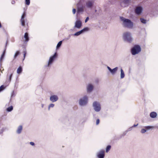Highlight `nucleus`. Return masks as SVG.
Wrapping results in <instances>:
<instances>
[{
	"label": "nucleus",
	"instance_id": "1",
	"mask_svg": "<svg viewBox=\"0 0 158 158\" xmlns=\"http://www.w3.org/2000/svg\"><path fill=\"white\" fill-rule=\"evenodd\" d=\"M120 18L122 22V25L123 27L130 29L133 28V23L130 20L126 19L123 17H120Z\"/></svg>",
	"mask_w": 158,
	"mask_h": 158
},
{
	"label": "nucleus",
	"instance_id": "2",
	"mask_svg": "<svg viewBox=\"0 0 158 158\" xmlns=\"http://www.w3.org/2000/svg\"><path fill=\"white\" fill-rule=\"evenodd\" d=\"M123 40L129 43H131L133 40L131 33L129 32H126L123 33Z\"/></svg>",
	"mask_w": 158,
	"mask_h": 158
},
{
	"label": "nucleus",
	"instance_id": "3",
	"mask_svg": "<svg viewBox=\"0 0 158 158\" xmlns=\"http://www.w3.org/2000/svg\"><path fill=\"white\" fill-rule=\"evenodd\" d=\"M88 102V98L87 96L85 95L80 98L78 100L79 105L81 106L87 105Z\"/></svg>",
	"mask_w": 158,
	"mask_h": 158
},
{
	"label": "nucleus",
	"instance_id": "4",
	"mask_svg": "<svg viewBox=\"0 0 158 158\" xmlns=\"http://www.w3.org/2000/svg\"><path fill=\"white\" fill-rule=\"evenodd\" d=\"M141 48L138 45H135L131 49V52L132 55H135L141 51Z\"/></svg>",
	"mask_w": 158,
	"mask_h": 158
},
{
	"label": "nucleus",
	"instance_id": "5",
	"mask_svg": "<svg viewBox=\"0 0 158 158\" xmlns=\"http://www.w3.org/2000/svg\"><path fill=\"white\" fill-rule=\"evenodd\" d=\"M92 105L93 108L95 111L99 112L100 110L101 105L99 102L95 101L93 102Z\"/></svg>",
	"mask_w": 158,
	"mask_h": 158
},
{
	"label": "nucleus",
	"instance_id": "6",
	"mask_svg": "<svg viewBox=\"0 0 158 158\" xmlns=\"http://www.w3.org/2000/svg\"><path fill=\"white\" fill-rule=\"evenodd\" d=\"M59 99L58 96L55 94L51 95L49 98V100L52 102H56Z\"/></svg>",
	"mask_w": 158,
	"mask_h": 158
},
{
	"label": "nucleus",
	"instance_id": "7",
	"mask_svg": "<svg viewBox=\"0 0 158 158\" xmlns=\"http://www.w3.org/2000/svg\"><path fill=\"white\" fill-rule=\"evenodd\" d=\"M89 30V28L88 27H86L81 31H78L76 33H75V34H74V36H78L81 35V34H82V33H84V32L85 31H88Z\"/></svg>",
	"mask_w": 158,
	"mask_h": 158
},
{
	"label": "nucleus",
	"instance_id": "8",
	"mask_svg": "<svg viewBox=\"0 0 158 158\" xmlns=\"http://www.w3.org/2000/svg\"><path fill=\"white\" fill-rule=\"evenodd\" d=\"M94 5V2L91 1H88L85 2V6L89 9H91Z\"/></svg>",
	"mask_w": 158,
	"mask_h": 158
},
{
	"label": "nucleus",
	"instance_id": "9",
	"mask_svg": "<svg viewBox=\"0 0 158 158\" xmlns=\"http://www.w3.org/2000/svg\"><path fill=\"white\" fill-rule=\"evenodd\" d=\"M97 155L98 158H104L105 151L103 150H101L97 153Z\"/></svg>",
	"mask_w": 158,
	"mask_h": 158
},
{
	"label": "nucleus",
	"instance_id": "10",
	"mask_svg": "<svg viewBox=\"0 0 158 158\" xmlns=\"http://www.w3.org/2000/svg\"><path fill=\"white\" fill-rule=\"evenodd\" d=\"M94 88L93 85L90 83L87 85L86 87V89L87 92L88 93H90L92 92Z\"/></svg>",
	"mask_w": 158,
	"mask_h": 158
},
{
	"label": "nucleus",
	"instance_id": "11",
	"mask_svg": "<svg viewBox=\"0 0 158 158\" xmlns=\"http://www.w3.org/2000/svg\"><path fill=\"white\" fill-rule=\"evenodd\" d=\"M81 26L82 23L80 20H78L76 21V22H75V25L74 26L75 27L77 28L78 29H80L81 28Z\"/></svg>",
	"mask_w": 158,
	"mask_h": 158
},
{
	"label": "nucleus",
	"instance_id": "12",
	"mask_svg": "<svg viewBox=\"0 0 158 158\" xmlns=\"http://www.w3.org/2000/svg\"><path fill=\"white\" fill-rule=\"evenodd\" d=\"M142 10L143 9L141 7H138L135 9V12L137 14L139 15L141 13Z\"/></svg>",
	"mask_w": 158,
	"mask_h": 158
},
{
	"label": "nucleus",
	"instance_id": "13",
	"mask_svg": "<svg viewBox=\"0 0 158 158\" xmlns=\"http://www.w3.org/2000/svg\"><path fill=\"white\" fill-rule=\"evenodd\" d=\"M26 16V14L25 13H24L21 16V21L22 26H24L25 25V21L24 18Z\"/></svg>",
	"mask_w": 158,
	"mask_h": 158
},
{
	"label": "nucleus",
	"instance_id": "14",
	"mask_svg": "<svg viewBox=\"0 0 158 158\" xmlns=\"http://www.w3.org/2000/svg\"><path fill=\"white\" fill-rule=\"evenodd\" d=\"M24 38L25 39V41L26 42H28L29 40L28 34L27 33H25L24 35Z\"/></svg>",
	"mask_w": 158,
	"mask_h": 158
},
{
	"label": "nucleus",
	"instance_id": "15",
	"mask_svg": "<svg viewBox=\"0 0 158 158\" xmlns=\"http://www.w3.org/2000/svg\"><path fill=\"white\" fill-rule=\"evenodd\" d=\"M121 73H120V78L121 79H123L124 77L125 74L124 72L122 69H120Z\"/></svg>",
	"mask_w": 158,
	"mask_h": 158
},
{
	"label": "nucleus",
	"instance_id": "16",
	"mask_svg": "<svg viewBox=\"0 0 158 158\" xmlns=\"http://www.w3.org/2000/svg\"><path fill=\"white\" fill-rule=\"evenodd\" d=\"M22 130V126L21 125L19 126L17 130V132L18 134H20L21 133Z\"/></svg>",
	"mask_w": 158,
	"mask_h": 158
},
{
	"label": "nucleus",
	"instance_id": "17",
	"mask_svg": "<svg viewBox=\"0 0 158 158\" xmlns=\"http://www.w3.org/2000/svg\"><path fill=\"white\" fill-rule=\"evenodd\" d=\"M157 114L154 112H151L150 114V116L152 118H155L156 117Z\"/></svg>",
	"mask_w": 158,
	"mask_h": 158
},
{
	"label": "nucleus",
	"instance_id": "18",
	"mask_svg": "<svg viewBox=\"0 0 158 158\" xmlns=\"http://www.w3.org/2000/svg\"><path fill=\"white\" fill-rule=\"evenodd\" d=\"M118 69V68L117 67H116L112 69L111 71L110 72L112 74L114 75V74L117 71Z\"/></svg>",
	"mask_w": 158,
	"mask_h": 158
},
{
	"label": "nucleus",
	"instance_id": "19",
	"mask_svg": "<svg viewBox=\"0 0 158 158\" xmlns=\"http://www.w3.org/2000/svg\"><path fill=\"white\" fill-rule=\"evenodd\" d=\"M7 43L6 42V47H5L6 48H5V50H4L1 56V57H0V60L2 59L4 57V56H5V53L6 50V46Z\"/></svg>",
	"mask_w": 158,
	"mask_h": 158
},
{
	"label": "nucleus",
	"instance_id": "20",
	"mask_svg": "<svg viewBox=\"0 0 158 158\" xmlns=\"http://www.w3.org/2000/svg\"><path fill=\"white\" fill-rule=\"evenodd\" d=\"M22 71V69L21 67H19L17 70V73L18 74H20L21 73Z\"/></svg>",
	"mask_w": 158,
	"mask_h": 158
},
{
	"label": "nucleus",
	"instance_id": "21",
	"mask_svg": "<svg viewBox=\"0 0 158 158\" xmlns=\"http://www.w3.org/2000/svg\"><path fill=\"white\" fill-rule=\"evenodd\" d=\"M129 2V0H123L121 3H124L125 5H127Z\"/></svg>",
	"mask_w": 158,
	"mask_h": 158
},
{
	"label": "nucleus",
	"instance_id": "22",
	"mask_svg": "<svg viewBox=\"0 0 158 158\" xmlns=\"http://www.w3.org/2000/svg\"><path fill=\"white\" fill-rule=\"evenodd\" d=\"M57 56V53H55L52 56L50 57L49 59H54Z\"/></svg>",
	"mask_w": 158,
	"mask_h": 158
},
{
	"label": "nucleus",
	"instance_id": "23",
	"mask_svg": "<svg viewBox=\"0 0 158 158\" xmlns=\"http://www.w3.org/2000/svg\"><path fill=\"white\" fill-rule=\"evenodd\" d=\"M13 106H11L7 108L6 110L8 112H10L11 111L13 110Z\"/></svg>",
	"mask_w": 158,
	"mask_h": 158
},
{
	"label": "nucleus",
	"instance_id": "24",
	"mask_svg": "<svg viewBox=\"0 0 158 158\" xmlns=\"http://www.w3.org/2000/svg\"><path fill=\"white\" fill-rule=\"evenodd\" d=\"M54 106V104L53 103H51L48 105V110H50V109L51 108H53Z\"/></svg>",
	"mask_w": 158,
	"mask_h": 158
},
{
	"label": "nucleus",
	"instance_id": "25",
	"mask_svg": "<svg viewBox=\"0 0 158 158\" xmlns=\"http://www.w3.org/2000/svg\"><path fill=\"white\" fill-rule=\"evenodd\" d=\"M62 43V41H60L58 42V44L57 45V46L56 47V48L57 49L58 48H60V46L61 45Z\"/></svg>",
	"mask_w": 158,
	"mask_h": 158
},
{
	"label": "nucleus",
	"instance_id": "26",
	"mask_svg": "<svg viewBox=\"0 0 158 158\" xmlns=\"http://www.w3.org/2000/svg\"><path fill=\"white\" fill-rule=\"evenodd\" d=\"M83 11V9L82 7H80L78 8L77 12L79 13Z\"/></svg>",
	"mask_w": 158,
	"mask_h": 158
},
{
	"label": "nucleus",
	"instance_id": "27",
	"mask_svg": "<svg viewBox=\"0 0 158 158\" xmlns=\"http://www.w3.org/2000/svg\"><path fill=\"white\" fill-rule=\"evenodd\" d=\"M54 60H49L48 62V65H47V66H49L51 65L53 62Z\"/></svg>",
	"mask_w": 158,
	"mask_h": 158
},
{
	"label": "nucleus",
	"instance_id": "28",
	"mask_svg": "<svg viewBox=\"0 0 158 158\" xmlns=\"http://www.w3.org/2000/svg\"><path fill=\"white\" fill-rule=\"evenodd\" d=\"M140 20L141 23L145 24L146 23V20L143 18H140Z\"/></svg>",
	"mask_w": 158,
	"mask_h": 158
},
{
	"label": "nucleus",
	"instance_id": "29",
	"mask_svg": "<svg viewBox=\"0 0 158 158\" xmlns=\"http://www.w3.org/2000/svg\"><path fill=\"white\" fill-rule=\"evenodd\" d=\"M111 146L110 145H108L106 148V152H108V151L110 150L111 148Z\"/></svg>",
	"mask_w": 158,
	"mask_h": 158
},
{
	"label": "nucleus",
	"instance_id": "30",
	"mask_svg": "<svg viewBox=\"0 0 158 158\" xmlns=\"http://www.w3.org/2000/svg\"><path fill=\"white\" fill-rule=\"evenodd\" d=\"M20 54V52L19 51H17L15 53L14 56V58H16L17 57V56L19 55Z\"/></svg>",
	"mask_w": 158,
	"mask_h": 158
},
{
	"label": "nucleus",
	"instance_id": "31",
	"mask_svg": "<svg viewBox=\"0 0 158 158\" xmlns=\"http://www.w3.org/2000/svg\"><path fill=\"white\" fill-rule=\"evenodd\" d=\"M25 4L27 5H29L30 4V0H25Z\"/></svg>",
	"mask_w": 158,
	"mask_h": 158
},
{
	"label": "nucleus",
	"instance_id": "32",
	"mask_svg": "<svg viewBox=\"0 0 158 158\" xmlns=\"http://www.w3.org/2000/svg\"><path fill=\"white\" fill-rule=\"evenodd\" d=\"M4 89V85H2L0 87V92L1 91Z\"/></svg>",
	"mask_w": 158,
	"mask_h": 158
},
{
	"label": "nucleus",
	"instance_id": "33",
	"mask_svg": "<svg viewBox=\"0 0 158 158\" xmlns=\"http://www.w3.org/2000/svg\"><path fill=\"white\" fill-rule=\"evenodd\" d=\"M146 131V130L145 129H142L141 131V132L142 133H144Z\"/></svg>",
	"mask_w": 158,
	"mask_h": 158
},
{
	"label": "nucleus",
	"instance_id": "34",
	"mask_svg": "<svg viewBox=\"0 0 158 158\" xmlns=\"http://www.w3.org/2000/svg\"><path fill=\"white\" fill-rule=\"evenodd\" d=\"M71 36V35H69V36L67 37L66 38H65V39L66 40H68L70 39V37Z\"/></svg>",
	"mask_w": 158,
	"mask_h": 158
},
{
	"label": "nucleus",
	"instance_id": "35",
	"mask_svg": "<svg viewBox=\"0 0 158 158\" xmlns=\"http://www.w3.org/2000/svg\"><path fill=\"white\" fill-rule=\"evenodd\" d=\"M99 122L100 121L99 119H97L96 122V124L97 125H98L99 123Z\"/></svg>",
	"mask_w": 158,
	"mask_h": 158
},
{
	"label": "nucleus",
	"instance_id": "36",
	"mask_svg": "<svg viewBox=\"0 0 158 158\" xmlns=\"http://www.w3.org/2000/svg\"><path fill=\"white\" fill-rule=\"evenodd\" d=\"M15 95V93L14 91H13L11 93V97H12L13 96Z\"/></svg>",
	"mask_w": 158,
	"mask_h": 158
},
{
	"label": "nucleus",
	"instance_id": "37",
	"mask_svg": "<svg viewBox=\"0 0 158 158\" xmlns=\"http://www.w3.org/2000/svg\"><path fill=\"white\" fill-rule=\"evenodd\" d=\"M76 9H73V14H74L76 13Z\"/></svg>",
	"mask_w": 158,
	"mask_h": 158
},
{
	"label": "nucleus",
	"instance_id": "38",
	"mask_svg": "<svg viewBox=\"0 0 158 158\" xmlns=\"http://www.w3.org/2000/svg\"><path fill=\"white\" fill-rule=\"evenodd\" d=\"M152 128L150 126H147L145 127V128L148 129H149Z\"/></svg>",
	"mask_w": 158,
	"mask_h": 158
},
{
	"label": "nucleus",
	"instance_id": "39",
	"mask_svg": "<svg viewBox=\"0 0 158 158\" xmlns=\"http://www.w3.org/2000/svg\"><path fill=\"white\" fill-rule=\"evenodd\" d=\"M89 17H86V18L85 20V23L87 22V21L89 20Z\"/></svg>",
	"mask_w": 158,
	"mask_h": 158
},
{
	"label": "nucleus",
	"instance_id": "40",
	"mask_svg": "<svg viewBox=\"0 0 158 158\" xmlns=\"http://www.w3.org/2000/svg\"><path fill=\"white\" fill-rule=\"evenodd\" d=\"M26 52L25 51H24V55H23V56H24V59L25 58V56H26Z\"/></svg>",
	"mask_w": 158,
	"mask_h": 158
},
{
	"label": "nucleus",
	"instance_id": "41",
	"mask_svg": "<svg viewBox=\"0 0 158 158\" xmlns=\"http://www.w3.org/2000/svg\"><path fill=\"white\" fill-rule=\"evenodd\" d=\"M107 68L109 70V71L110 72L111 71L112 69L109 66L107 67Z\"/></svg>",
	"mask_w": 158,
	"mask_h": 158
},
{
	"label": "nucleus",
	"instance_id": "42",
	"mask_svg": "<svg viewBox=\"0 0 158 158\" xmlns=\"http://www.w3.org/2000/svg\"><path fill=\"white\" fill-rule=\"evenodd\" d=\"M30 143L32 146H34L35 145L34 143L33 142H30Z\"/></svg>",
	"mask_w": 158,
	"mask_h": 158
},
{
	"label": "nucleus",
	"instance_id": "43",
	"mask_svg": "<svg viewBox=\"0 0 158 158\" xmlns=\"http://www.w3.org/2000/svg\"><path fill=\"white\" fill-rule=\"evenodd\" d=\"M12 74H10V77H9V81H10L11 80V77H12Z\"/></svg>",
	"mask_w": 158,
	"mask_h": 158
},
{
	"label": "nucleus",
	"instance_id": "44",
	"mask_svg": "<svg viewBox=\"0 0 158 158\" xmlns=\"http://www.w3.org/2000/svg\"><path fill=\"white\" fill-rule=\"evenodd\" d=\"M138 125V124H137V125L135 124L132 127H135L137 126Z\"/></svg>",
	"mask_w": 158,
	"mask_h": 158
},
{
	"label": "nucleus",
	"instance_id": "45",
	"mask_svg": "<svg viewBox=\"0 0 158 158\" xmlns=\"http://www.w3.org/2000/svg\"><path fill=\"white\" fill-rule=\"evenodd\" d=\"M11 3L12 4H14L15 3V1H12Z\"/></svg>",
	"mask_w": 158,
	"mask_h": 158
},
{
	"label": "nucleus",
	"instance_id": "46",
	"mask_svg": "<svg viewBox=\"0 0 158 158\" xmlns=\"http://www.w3.org/2000/svg\"><path fill=\"white\" fill-rule=\"evenodd\" d=\"M41 105L42 107L43 108L44 106V104H41Z\"/></svg>",
	"mask_w": 158,
	"mask_h": 158
},
{
	"label": "nucleus",
	"instance_id": "47",
	"mask_svg": "<svg viewBox=\"0 0 158 158\" xmlns=\"http://www.w3.org/2000/svg\"><path fill=\"white\" fill-rule=\"evenodd\" d=\"M131 128H130L129 129V131H131Z\"/></svg>",
	"mask_w": 158,
	"mask_h": 158
},
{
	"label": "nucleus",
	"instance_id": "48",
	"mask_svg": "<svg viewBox=\"0 0 158 158\" xmlns=\"http://www.w3.org/2000/svg\"><path fill=\"white\" fill-rule=\"evenodd\" d=\"M1 27H2V25H1V23H0V28H1Z\"/></svg>",
	"mask_w": 158,
	"mask_h": 158
},
{
	"label": "nucleus",
	"instance_id": "49",
	"mask_svg": "<svg viewBox=\"0 0 158 158\" xmlns=\"http://www.w3.org/2000/svg\"><path fill=\"white\" fill-rule=\"evenodd\" d=\"M1 60H0V62H1Z\"/></svg>",
	"mask_w": 158,
	"mask_h": 158
}]
</instances>
